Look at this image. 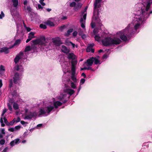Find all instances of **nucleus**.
Returning a JSON list of instances; mask_svg holds the SVG:
<instances>
[{"instance_id":"f257e3e1","label":"nucleus","mask_w":152,"mask_h":152,"mask_svg":"<svg viewBox=\"0 0 152 152\" xmlns=\"http://www.w3.org/2000/svg\"><path fill=\"white\" fill-rule=\"evenodd\" d=\"M150 10H138L132 22L129 24L123 31L118 32L117 34L123 41L127 40V38L132 36L135 33L140 25L149 16L152 12Z\"/></svg>"},{"instance_id":"f03ea898","label":"nucleus","mask_w":152,"mask_h":152,"mask_svg":"<svg viewBox=\"0 0 152 152\" xmlns=\"http://www.w3.org/2000/svg\"><path fill=\"white\" fill-rule=\"evenodd\" d=\"M62 103L58 101L54 102L53 105H49L45 107H42L41 108L39 112L38 116H40L41 115H44L47 116L49 115L50 112L54 108V107L55 108H57L58 106L62 105Z\"/></svg>"},{"instance_id":"7ed1b4c3","label":"nucleus","mask_w":152,"mask_h":152,"mask_svg":"<svg viewBox=\"0 0 152 152\" xmlns=\"http://www.w3.org/2000/svg\"><path fill=\"white\" fill-rule=\"evenodd\" d=\"M73 90L70 88H67L64 91V92L61 94L58 97V99L62 101L63 103L66 102L67 99H69L70 96L74 93Z\"/></svg>"},{"instance_id":"20e7f679","label":"nucleus","mask_w":152,"mask_h":152,"mask_svg":"<svg viewBox=\"0 0 152 152\" xmlns=\"http://www.w3.org/2000/svg\"><path fill=\"white\" fill-rule=\"evenodd\" d=\"M121 42V40L119 38L113 39L110 37L106 38L102 41V44L105 46L118 45Z\"/></svg>"},{"instance_id":"39448f33","label":"nucleus","mask_w":152,"mask_h":152,"mask_svg":"<svg viewBox=\"0 0 152 152\" xmlns=\"http://www.w3.org/2000/svg\"><path fill=\"white\" fill-rule=\"evenodd\" d=\"M45 37H42L39 39L33 40L31 42H32L33 44L31 46V50H33V52L36 50V45L37 44H39L42 46L46 45L47 42L46 40Z\"/></svg>"},{"instance_id":"423d86ee","label":"nucleus","mask_w":152,"mask_h":152,"mask_svg":"<svg viewBox=\"0 0 152 152\" xmlns=\"http://www.w3.org/2000/svg\"><path fill=\"white\" fill-rule=\"evenodd\" d=\"M14 69L17 71H19L20 72V74L18 72H16L15 74L14 77H13L14 82L16 84L18 81L20 79V77L21 76V73L23 71V68L21 66H15Z\"/></svg>"},{"instance_id":"0eeeda50","label":"nucleus","mask_w":152,"mask_h":152,"mask_svg":"<svg viewBox=\"0 0 152 152\" xmlns=\"http://www.w3.org/2000/svg\"><path fill=\"white\" fill-rule=\"evenodd\" d=\"M86 15V10H84L82 12L81 14L80 15L81 18L80 20V22L81 23V27L83 28H85V25Z\"/></svg>"},{"instance_id":"6e6552de","label":"nucleus","mask_w":152,"mask_h":152,"mask_svg":"<svg viewBox=\"0 0 152 152\" xmlns=\"http://www.w3.org/2000/svg\"><path fill=\"white\" fill-rule=\"evenodd\" d=\"M98 10H94L92 18L93 21H94L96 23H98L100 26L101 22V20L99 18V13Z\"/></svg>"},{"instance_id":"1a4fd4ad","label":"nucleus","mask_w":152,"mask_h":152,"mask_svg":"<svg viewBox=\"0 0 152 152\" xmlns=\"http://www.w3.org/2000/svg\"><path fill=\"white\" fill-rule=\"evenodd\" d=\"M37 115V113L35 112H29L28 114L25 115V118L27 119H29L35 117Z\"/></svg>"},{"instance_id":"9d476101","label":"nucleus","mask_w":152,"mask_h":152,"mask_svg":"<svg viewBox=\"0 0 152 152\" xmlns=\"http://www.w3.org/2000/svg\"><path fill=\"white\" fill-rule=\"evenodd\" d=\"M24 55L23 52H20L17 55L14 59V61L16 64H17L19 61V60L22 58Z\"/></svg>"},{"instance_id":"9b49d317","label":"nucleus","mask_w":152,"mask_h":152,"mask_svg":"<svg viewBox=\"0 0 152 152\" xmlns=\"http://www.w3.org/2000/svg\"><path fill=\"white\" fill-rule=\"evenodd\" d=\"M93 59H94V57L90 58L89 59H87L86 61L85 62V63L87 64V66H91L92 65L94 61V60H93Z\"/></svg>"},{"instance_id":"f8f14e48","label":"nucleus","mask_w":152,"mask_h":152,"mask_svg":"<svg viewBox=\"0 0 152 152\" xmlns=\"http://www.w3.org/2000/svg\"><path fill=\"white\" fill-rule=\"evenodd\" d=\"M53 42L56 45H59L61 44L60 39L59 37H57L52 39Z\"/></svg>"},{"instance_id":"ddd939ff","label":"nucleus","mask_w":152,"mask_h":152,"mask_svg":"<svg viewBox=\"0 0 152 152\" xmlns=\"http://www.w3.org/2000/svg\"><path fill=\"white\" fill-rule=\"evenodd\" d=\"M35 33L34 32H31L29 34L28 39L26 40V43L30 41L32 38H34V34Z\"/></svg>"},{"instance_id":"4468645a","label":"nucleus","mask_w":152,"mask_h":152,"mask_svg":"<svg viewBox=\"0 0 152 152\" xmlns=\"http://www.w3.org/2000/svg\"><path fill=\"white\" fill-rule=\"evenodd\" d=\"M54 19L53 18H50L45 22V24L50 26H53L54 24L53 22Z\"/></svg>"},{"instance_id":"2eb2a0df","label":"nucleus","mask_w":152,"mask_h":152,"mask_svg":"<svg viewBox=\"0 0 152 152\" xmlns=\"http://www.w3.org/2000/svg\"><path fill=\"white\" fill-rule=\"evenodd\" d=\"M61 50L62 52L65 53H68L70 52V50L64 45L62 46Z\"/></svg>"},{"instance_id":"dca6fc26","label":"nucleus","mask_w":152,"mask_h":152,"mask_svg":"<svg viewBox=\"0 0 152 152\" xmlns=\"http://www.w3.org/2000/svg\"><path fill=\"white\" fill-rule=\"evenodd\" d=\"M10 48H9L10 49ZM9 48L6 47H4L2 48L1 49V50H0V52L1 53H4L5 54H7L9 52Z\"/></svg>"},{"instance_id":"f3484780","label":"nucleus","mask_w":152,"mask_h":152,"mask_svg":"<svg viewBox=\"0 0 152 152\" xmlns=\"http://www.w3.org/2000/svg\"><path fill=\"white\" fill-rule=\"evenodd\" d=\"M20 139L18 138H17L15 140H12L10 143V144L11 146H13L15 144H17L18 143Z\"/></svg>"},{"instance_id":"a211bd4d","label":"nucleus","mask_w":152,"mask_h":152,"mask_svg":"<svg viewBox=\"0 0 152 152\" xmlns=\"http://www.w3.org/2000/svg\"><path fill=\"white\" fill-rule=\"evenodd\" d=\"M102 0H96L94 4V10H95L96 8H99L100 7V5H98V4Z\"/></svg>"},{"instance_id":"6ab92c4d","label":"nucleus","mask_w":152,"mask_h":152,"mask_svg":"<svg viewBox=\"0 0 152 152\" xmlns=\"http://www.w3.org/2000/svg\"><path fill=\"white\" fill-rule=\"evenodd\" d=\"M23 4L24 5V10H31L30 7L28 6L27 5V1L26 0H25L24 1Z\"/></svg>"},{"instance_id":"aec40b11","label":"nucleus","mask_w":152,"mask_h":152,"mask_svg":"<svg viewBox=\"0 0 152 152\" xmlns=\"http://www.w3.org/2000/svg\"><path fill=\"white\" fill-rule=\"evenodd\" d=\"M75 55L73 53H70L68 54V58L69 59H74L75 58Z\"/></svg>"},{"instance_id":"412c9836","label":"nucleus","mask_w":152,"mask_h":152,"mask_svg":"<svg viewBox=\"0 0 152 152\" xmlns=\"http://www.w3.org/2000/svg\"><path fill=\"white\" fill-rule=\"evenodd\" d=\"M5 134V130L4 128L0 129V138H2L3 137L2 134Z\"/></svg>"},{"instance_id":"4be33fe9","label":"nucleus","mask_w":152,"mask_h":152,"mask_svg":"<svg viewBox=\"0 0 152 152\" xmlns=\"http://www.w3.org/2000/svg\"><path fill=\"white\" fill-rule=\"evenodd\" d=\"M10 12L12 16H17L18 15V13L17 10H10Z\"/></svg>"},{"instance_id":"5701e85b","label":"nucleus","mask_w":152,"mask_h":152,"mask_svg":"<svg viewBox=\"0 0 152 152\" xmlns=\"http://www.w3.org/2000/svg\"><path fill=\"white\" fill-rule=\"evenodd\" d=\"M71 70L72 71V74L73 75L75 74V65L73 63H72Z\"/></svg>"},{"instance_id":"b1692460","label":"nucleus","mask_w":152,"mask_h":152,"mask_svg":"<svg viewBox=\"0 0 152 152\" xmlns=\"http://www.w3.org/2000/svg\"><path fill=\"white\" fill-rule=\"evenodd\" d=\"M86 51L87 52H89L91 51L92 53H93L94 52V49L88 47L86 49Z\"/></svg>"},{"instance_id":"393cba45","label":"nucleus","mask_w":152,"mask_h":152,"mask_svg":"<svg viewBox=\"0 0 152 152\" xmlns=\"http://www.w3.org/2000/svg\"><path fill=\"white\" fill-rule=\"evenodd\" d=\"M13 3V5L14 7H16L18 5V0H14L12 1Z\"/></svg>"},{"instance_id":"a878e982","label":"nucleus","mask_w":152,"mask_h":152,"mask_svg":"<svg viewBox=\"0 0 152 152\" xmlns=\"http://www.w3.org/2000/svg\"><path fill=\"white\" fill-rule=\"evenodd\" d=\"M13 106L15 110H18L19 108L18 105V104L15 102L13 103Z\"/></svg>"},{"instance_id":"bb28decb","label":"nucleus","mask_w":152,"mask_h":152,"mask_svg":"<svg viewBox=\"0 0 152 152\" xmlns=\"http://www.w3.org/2000/svg\"><path fill=\"white\" fill-rule=\"evenodd\" d=\"M73 31V29L72 28L69 29L67 31V33L65 34V35L66 36H68Z\"/></svg>"},{"instance_id":"cd10ccee","label":"nucleus","mask_w":152,"mask_h":152,"mask_svg":"<svg viewBox=\"0 0 152 152\" xmlns=\"http://www.w3.org/2000/svg\"><path fill=\"white\" fill-rule=\"evenodd\" d=\"M21 41V40L20 39H18L16 40L15 41L14 44V46H15V45H19Z\"/></svg>"},{"instance_id":"c85d7f7f","label":"nucleus","mask_w":152,"mask_h":152,"mask_svg":"<svg viewBox=\"0 0 152 152\" xmlns=\"http://www.w3.org/2000/svg\"><path fill=\"white\" fill-rule=\"evenodd\" d=\"M71 79L74 82H76L77 79L75 74L73 75V74H72Z\"/></svg>"},{"instance_id":"c756f323","label":"nucleus","mask_w":152,"mask_h":152,"mask_svg":"<svg viewBox=\"0 0 152 152\" xmlns=\"http://www.w3.org/2000/svg\"><path fill=\"white\" fill-rule=\"evenodd\" d=\"M31 50V47L30 46H26L24 50V51L26 52Z\"/></svg>"},{"instance_id":"7c9ffc66","label":"nucleus","mask_w":152,"mask_h":152,"mask_svg":"<svg viewBox=\"0 0 152 152\" xmlns=\"http://www.w3.org/2000/svg\"><path fill=\"white\" fill-rule=\"evenodd\" d=\"M93 60H94V63L95 64H100V61L98 59H96L95 58H94V59H93Z\"/></svg>"},{"instance_id":"2f4dec72","label":"nucleus","mask_w":152,"mask_h":152,"mask_svg":"<svg viewBox=\"0 0 152 152\" xmlns=\"http://www.w3.org/2000/svg\"><path fill=\"white\" fill-rule=\"evenodd\" d=\"M95 22L93 20V19L92 20V22L91 23V27L92 28H94L95 27Z\"/></svg>"},{"instance_id":"473e14b6","label":"nucleus","mask_w":152,"mask_h":152,"mask_svg":"<svg viewBox=\"0 0 152 152\" xmlns=\"http://www.w3.org/2000/svg\"><path fill=\"white\" fill-rule=\"evenodd\" d=\"M82 5V4L81 3H77L76 4V7L78 8H80Z\"/></svg>"},{"instance_id":"72a5a7b5","label":"nucleus","mask_w":152,"mask_h":152,"mask_svg":"<svg viewBox=\"0 0 152 152\" xmlns=\"http://www.w3.org/2000/svg\"><path fill=\"white\" fill-rule=\"evenodd\" d=\"M5 70L4 67L3 65H1L0 66V73H1V72H4Z\"/></svg>"},{"instance_id":"f704fd0d","label":"nucleus","mask_w":152,"mask_h":152,"mask_svg":"<svg viewBox=\"0 0 152 152\" xmlns=\"http://www.w3.org/2000/svg\"><path fill=\"white\" fill-rule=\"evenodd\" d=\"M95 39L96 40L99 41L100 40V37L99 35H96L95 37Z\"/></svg>"},{"instance_id":"c9c22d12","label":"nucleus","mask_w":152,"mask_h":152,"mask_svg":"<svg viewBox=\"0 0 152 152\" xmlns=\"http://www.w3.org/2000/svg\"><path fill=\"white\" fill-rule=\"evenodd\" d=\"M39 27L41 28H42L44 29H45L47 28V26H46V25L43 24H40V25Z\"/></svg>"},{"instance_id":"e433bc0d","label":"nucleus","mask_w":152,"mask_h":152,"mask_svg":"<svg viewBox=\"0 0 152 152\" xmlns=\"http://www.w3.org/2000/svg\"><path fill=\"white\" fill-rule=\"evenodd\" d=\"M4 120V123L7 125L9 126V122L8 121L7 119L5 117H4L3 118Z\"/></svg>"},{"instance_id":"4c0bfd02","label":"nucleus","mask_w":152,"mask_h":152,"mask_svg":"<svg viewBox=\"0 0 152 152\" xmlns=\"http://www.w3.org/2000/svg\"><path fill=\"white\" fill-rule=\"evenodd\" d=\"M72 43V42H71L68 40L66 41L65 42L66 45L69 46H70L71 45Z\"/></svg>"},{"instance_id":"58836bf2","label":"nucleus","mask_w":152,"mask_h":152,"mask_svg":"<svg viewBox=\"0 0 152 152\" xmlns=\"http://www.w3.org/2000/svg\"><path fill=\"white\" fill-rule=\"evenodd\" d=\"M71 46H72V48H74L75 47L77 48L78 47V45H75V44L73 43L72 42L71 43Z\"/></svg>"},{"instance_id":"ea45409f","label":"nucleus","mask_w":152,"mask_h":152,"mask_svg":"<svg viewBox=\"0 0 152 152\" xmlns=\"http://www.w3.org/2000/svg\"><path fill=\"white\" fill-rule=\"evenodd\" d=\"M76 3L75 2H73L71 3L70 4V6L71 7H74L76 6Z\"/></svg>"},{"instance_id":"a19ab883","label":"nucleus","mask_w":152,"mask_h":152,"mask_svg":"<svg viewBox=\"0 0 152 152\" xmlns=\"http://www.w3.org/2000/svg\"><path fill=\"white\" fill-rule=\"evenodd\" d=\"M4 14L3 11H1V14H0V19H1L4 17Z\"/></svg>"},{"instance_id":"79ce46f5","label":"nucleus","mask_w":152,"mask_h":152,"mask_svg":"<svg viewBox=\"0 0 152 152\" xmlns=\"http://www.w3.org/2000/svg\"><path fill=\"white\" fill-rule=\"evenodd\" d=\"M151 3L149 2H148L146 6L145 10H149L150 7Z\"/></svg>"},{"instance_id":"37998d69","label":"nucleus","mask_w":152,"mask_h":152,"mask_svg":"<svg viewBox=\"0 0 152 152\" xmlns=\"http://www.w3.org/2000/svg\"><path fill=\"white\" fill-rule=\"evenodd\" d=\"M15 119H14L12 121L10 122V123H9V126L10 125H13V124H14V123L15 122Z\"/></svg>"},{"instance_id":"c03bdc74","label":"nucleus","mask_w":152,"mask_h":152,"mask_svg":"<svg viewBox=\"0 0 152 152\" xmlns=\"http://www.w3.org/2000/svg\"><path fill=\"white\" fill-rule=\"evenodd\" d=\"M5 142V140L4 139H1L0 140V144L1 145H4Z\"/></svg>"},{"instance_id":"a18cd8bd","label":"nucleus","mask_w":152,"mask_h":152,"mask_svg":"<svg viewBox=\"0 0 152 152\" xmlns=\"http://www.w3.org/2000/svg\"><path fill=\"white\" fill-rule=\"evenodd\" d=\"M22 27V26L20 25V24H17V32H18L20 31V28H21Z\"/></svg>"},{"instance_id":"49530a36","label":"nucleus","mask_w":152,"mask_h":152,"mask_svg":"<svg viewBox=\"0 0 152 152\" xmlns=\"http://www.w3.org/2000/svg\"><path fill=\"white\" fill-rule=\"evenodd\" d=\"M24 26L25 29L28 31H30L31 30V29L28 27H26L25 25H24Z\"/></svg>"},{"instance_id":"de8ad7c7","label":"nucleus","mask_w":152,"mask_h":152,"mask_svg":"<svg viewBox=\"0 0 152 152\" xmlns=\"http://www.w3.org/2000/svg\"><path fill=\"white\" fill-rule=\"evenodd\" d=\"M7 106L8 107L9 110L11 111H12V106L11 105L10 103H8L7 104Z\"/></svg>"},{"instance_id":"09e8293b","label":"nucleus","mask_w":152,"mask_h":152,"mask_svg":"<svg viewBox=\"0 0 152 152\" xmlns=\"http://www.w3.org/2000/svg\"><path fill=\"white\" fill-rule=\"evenodd\" d=\"M84 69H86L87 70H91L92 71H94V69H92L91 67H87L86 66L84 67Z\"/></svg>"},{"instance_id":"8fccbe9b","label":"nucleus","mask_w":152,"mask_h":152,"mask_svg":"<svg viewBox=\"0 0 152 152\" xmlns=\"http://www.w3.org/2000/svg\"><path fill=\"white\" fill-rule=\"evenodd\" d=\"M71 86L73 88H75L76 87L75 85L72 82H71Z\"/></svg>"},{"instance_id":"3c124183","label":"nucleus","mask_w":152,"mask_h":152,"mask_svg":"<svg viewBox=\"0 0 152 152\" xmlns=\"http://www.w3.org/2000/svg\"><path fill=\"white\" fill-rule=\"evenodd\" d=\"M8 131L11 132H13L15 131L14 128H9L8 129Z\"/></svg>"},{"instance_id":"603ef678","label":"nucleus","mask_w":152,"mask_h":152,"mask_svg":"<svg viewBox=\"0 0 152 152\" xmlns=\"http://www.w3.org/2000/svg\"><path fill=\"white\" fill-rule=\"evenodd\" d=\"M20 128V126H15L14 128L15 131L19 129Z\"/></svg>"},{"instance_id":"864d4df0","label":"nucleus","mask_w":152,"mask_h":152,"mask_svg":"<svg viewBox=\"0 0 152 152\" xmlns=\"http://www.w3.org/2000/svg\"><path fill=\"white\" fill-rule=\"evenodd\" d=\"M85 80L84 79H81L80 81V83L83 84L85 82Z\"/></svg>"},{"instance_id":"5fc2aeb1","label":"nucleus","mask_w":152,"mask_h":152,"mask_svg":"<svg viewBox=\"0 0 152 152\" xmlns=\"http://www.w3.org/2000/svg\"><path fill=\"white\" fill-rule=\"evenodd\" d=\"M77 32L76 31H75L72 33L73 36L74 37H75L77 35Z\"/></svg>"},{"instance_id":"6e6d98bb","label":"nucleus","mask_w":152,"mask_h":152,"mask_svg":"<svg viewBox=\"0 0 152 152\" xmlns=\"http://www.w3.org/2000/svg\"><path fill=\"white\" fill-rule=\"evenodd\" d=\"M7 109H4L3 110V111L2 113L1 114V116H2L4 115V113L7 112Z\"/></svg>"},{"instance_id":"4d7b16f0","label":"nucleus","mask_w":152,"mask_h":152,"mask_svg":"<svg viewBox=\"0 0 152 152\" xmlns=\"http://www.w3.org/2000/svg\"><path fill=\"white\" fill-rule=\"evenodd\" d=\"M12 80L10 81V84H9V87H12Z\"/></svg>"},{"instance_id":"13d9d810","label":"nucleus","mask_w":152,"mask_h":152,"mask_svg":"<svg viewBox=\"0 0 152 152\" xmlns=\"http://www.w3.org/2000/svg\"><path fill=\"white\" fill-rule=\"evenodd\" d=\"M20 118L19 117H17V120L16 121V123L20 121Z\"/></svg>"},{"instance_id":"bf43d9fd","label":"nucleus","mask_w":152,"mask_h":152,"mask_svg":"<svg viewBox=\"0 0 152 152\" xmlns=\"http://www.w3.org/2000/svg\"><path fill=\"white\" fill-rule=\"evenodd\" d=\"M81 37L83 39H85L86 38V35L85 34L81 35Z\"/></svg>"},{"instance_id":"052dcab7","label":"nucleus","mask_w":152,"mask_h":152,"mask_svg":"<svg viewBox=\"0 0 152 152\" xmlns=\"http://www.w3.org/2000/svg\"><path fill=\"white\" fill-rule=\"evenodd\" d=\"M94 46V44H89L88 47L90 48H92Z\"/></svg>"},{"instance_id":"680f3d73","label":"nucleus","mask_w":152,"mask_h":152,"mask_svg":"<svg viewBox=\"0 0 152 152\" xmlns=\"http://www.w3.org/2000/svg\"><path fill=\"white\" fill-rule=\"evenodd\" d=\"M8 149V147L5 148L2 151L3 152H6Z\"/></svg>"},{"instance_id":"e2e57ef3","label":"nucleus","mask_w":152,"mask_h":152,"mask_svg":"<svg viewBox=\"0 0 152 152\" xmlns=\"http://www.w3.org/2000/svg\"><path fill=\"white\" fill-rule=\"evenodd\" d=\"M38 8L39 9H42V6H41V5L40 4H39L38 5Z\"/></svg>"},{"instance_id":"0e129e2a","label":"nucleus","mask_w":152,"mask_h":152,"mask_svg":"<svg viewBox=\"0 0 152 152\" xmlns=\"http://www.w3.org/2000/svg\"><path fill=\"white\" fill-rule=\"evenodd\" d=\"M2 83L1 80H0V88L2 87Z\"/></svg>"},{"instance_id":"69168bd1","label":"nucleus","mask_w":152,"mask_h":152,"mask_svg":"<svg viewBox=\"0 0 152 152\" xmlns=\"http://www.w3.org/2000/svg\"><path fill=\"white\" fill-rule=\"evenodd\" d=\"M21 124L22 125H24L26 123V122L23 121H20Z\"/></svg>"},{"instance_id":"338daca9","label":"nucleus","mask_w":152,"mask_h":152,"mask_svg":"<svg viewBox=\"0 0 152 152\" xmlns=\"http://www.w3.org/2000/svg\"><path fill=\"white\" fill-rule=\"evenodd\" d=\"M81 75L83 76L84 78H85L86 77V75L84 73H83Z\"/></svg>"},{"instance_id":"774afa93","label":"nucleus","mask_w":152,"mask_h":152,"mask_svg":"<svg viewBox=\"0 0 152 152\" xmlns=\"http://www.w3.org/2000/svg\"><path fill=\"white\" fill-rule=\"evenodd\" d=\"M39 2L41 4L42 6H45V4L43 2Z\"/></svg>"}]
</instances>
